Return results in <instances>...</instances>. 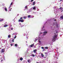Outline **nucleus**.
I'll list each match as a JSON object with an SVG mask.
<instances>
[{
	"label": "nucleus",
	"mask_w": 63,
	"mask_h": 63,
	"mask_svg": "<svg viewBox=\"0 0 63 63\" xmlns=\"http://www.w3.org/2000/svg\"><path fill=\"white\" fill-rule=\"evenodd\" d=\"M56 33H57V32H56Z\"/></svg>",
	"instance_id": "c03bdc74"
},
{
	"label": "nucleus",
	"mask_w": 63,
	"mask_h": 63,
	"mask_svg": "<svg viewBox=\"0 0 63 63\" xmlns=\"http://www.w3.org/2000/svg\"><path fill=\"white\" fill-rule=\"evenodd\" d=\"M1 48H0V49H1Z\"/></svg>",
	"instance_id": "a19ab883"
},
{
	"label": "nucleus",
	"mask_w": 63,
	"mask_h": 63,
	"mask_svg": "<svg viewBox=\"0 0 63 63\" xmlns=\"http://www.w3.org/2000/svg\"><path fill=\"white\" fill-rule=\"evenodd\" d=\"M4 19H1L0 20V21H3Z\"/></svg>",
	"instance_id": "9d476101"
},
{
	"label": "nucleus",
	"mask_w": 63,
	"mask_h": 63,
	"mask_svg": "<svg viewBox=\"0 0 63 63\" xmlns=\"http://www.w3.org/2000/svg\"><path fill=\"white\" fill-rule=\"evenodd\" d=\"M57 36V35H55V36H54L53 39L52 40V41H53V42H55V40H56L55 39V38H56V36Z\"/></svg>",
	"instance_id": "f257e3e1"
},
{
	"label": "nucleus",
	"mask_w": 63,
	"mask_h": 63,
	"mask_svg": "<svg viewBox=\"0 0 63 63\" xmlns=\"http://www.w3.org/2000/svg\"><path fill=\"white\" fill-rule=\"evenodd\" d=\"M8 26V25H4V27H7V26Z\"/></svg>",
	"instance_id": "ddd939ff"
},
{
	"label": "nucleus",
	"mask_w": 63,
	"mask_h": 63,
	"mask_svg": "<svg viewBox=\"0 0 63 63\" xmlns=\"http://www.w3.org/2000/svg\"><path fill=\"white\" fill-rule=\"evenodd\" d=\"M11 30H13V29L11 28Z\"/></svg>",
	"instance_id": "e433bc0d"
},
{
	"label": "nucleus",
	"mask_w": 63,
	"mask_h": 63,
	"mask_svg": "<svg viewBox=\"0 0 63 63\" xmlns=\"http://www.w3.org/2000/svg\"><path fill=\"white\" fill-rule=\"evenodd\" d=\"M28 62H29H29H30V60H28Z\"/></svg>",
	"instance_id": "b1692460"
},
{
	"label": "nucleus",
	"mask_w": 63,
	"mask_h": 63,
	"mask_svg": "<svg viewBox=\"0 0 63 63\" xmlns=\"http://www.w3.org/2000/svg\"><path fill=\"white\" fill-rule=\"evenodd\" d=\"M12 41L13 43H14V39H12Z\"/></svg>",
	"instance_id": "5701e85b"
},
{
	"label": "nucleus",
	"mask_w": 63,
	"mask_h": 63,
	"mask_svg": "<svg viewBox=\"0 0 63 63\" xmlns=\"http://www.w3.org/2000/svg\"><path fill=\"white\" fill-rule=\"evenodd\" d=\"M32 56L33 57H35V56L33 54H32Z\"/></svg>",
	"instance_id": "412c9836"
},
{
	"label": "nucleus",
	"mask_w": 63,
	"mask_h": 63,
	"mask_svg": "<svg viewBox=\"0 0 63 63\" xmlns=\"http://www.w3.org/2000/svg\"><path fill=\"white\" fill-rule=\"evenodd\" d=\"M23 18H24V19H26L27 17H26V16H24L23 17Z\"/></svg>",
	"instance_id": "9b49d317"
},
{
	"label": "nucleus",
	"mask_w": 63,
	"mask_h": 63,
	"mask_svg": "<svg viewBox=\"0 0 63 63\" xmlns=\"http://www.w3.org/2000/svg\"><path fill=\"white\" fill-rule=\"evenodd\" d=\"M41 56H42V57H44V54H41Z\"/></svg>",
	"instance_id": "4468645a"
},
{
	"label": "nucleus",
	"mask_w": 63,
	"mask_h": 63,
	"mask_svg": "<svg viewBox=\"0 0 63 63\" xmlns=\"http://www.w3.org/2000/svg\"><path fill=\"white\" fill-rule=\"evenodd\" d=\"M45 54H47V52H45Z\"/></svg>",
	"instance_id": "2f4dec72"
},
{
	"label": "nucleus",
	"mask_w": 63,
	"mask_h": 63,
	"mask_svg": "<svg viewBox=\"0 0 63 63\" xmlns=\"http://www.w3.org/2000/svg\"><path fill=\"white\" fill-rule=\"evenodd\" d=\"M20 60H21V61H22V60H23V58L22 57H21L20 58Z\"/></svg>",
	"instance_id": "0eeeda50"
},
{
	"label": "nucleus",
	"mask_w": 63,
	"mask_h": 63,
	"mask_svg": "<svg viewBox=\"0 0 63 63\" xmlns=\"http://www.w3.org/2000/svg\"><path fill=\"white\" fill-rule=\"evenodd\" d=\"M5 10L6 11H7V9L6 8H5Z\"/></svg>",
	"instance_id": "a211bd4d"
},
{
	"label": "nucleus",
	"mask_w": 63,
	"mask_h": 63,
	"mask_svg": "<svg viewBox=\"0 0 63 63\" xmlns=\"http://www.w3.org/2000/svg\"><path fill=\"white\" fill-rule=\"evenodd\" d=\"M34 1V0H31V2H33Z\"/></svg>",
	"instance_id": "72a5a7b5"
},
{
	"label": "nucleus",
	"mask_w": 63,
	"mask_h": 63,
	"mask_svg": "<svg viewBox=\"0 0 63 63\" xmlns=\"http://www.w3.org/2000/svg\"><path fill=\"white\" fill-rule=\"evenodd\" d=\"M60 1H62V0H60Z\"/></svg>",
	"instance_id": "ea45409f"
},
{
	"label": "nucleus",
	"mask_w": 63,
	"mask_h": 63,
	"mask_svg": "<svg viewBox=\"0 0 63 63\" xmlns=\"http://www.w3.org/2000/svg\"><path fill=\"white\" fill-rule=\"evenodd\" d=\"M35 1H34L33 2V5H35Z\"/></svg>",
	"instance_id": "f3484780"
},
{
	"label": "nucleus",
	"mask_w": 63,
	"mask_h": 63,
	"mask_svg": "<svg viewBox=\"0 0 63 63\" xmlns=\"http://www.w3.org/2000/svg\"><path fill=\"white\" fill-rule=\"evenodd\" d=\"M28 18H30V17H31V16L30 15H29L28 16Z\"/></svg>",
	"instance_id": "f8f14e48"
},
{
	"label": "nucleus",
	"mask_w": 63,
	"mask_h": 63,
	"mask_svg": "<svg viewBox=\"0 0 63 63\" xmlns=\"http://www.w3.org/2000/svg\"><path fill=\"white\" fill-rule=\"evenodd\" d=\"M44 27V26H43V27Z\"/></svg>",
	"instance_id": "49530a36"
},
{
	"label": "nucleus",
	"mask_w": 63,
	"mask_h": 63,
	"mask_svg": "<svg viewBox=\"0 0 63 63\" xmlns=\"http://www.w3.org/2000/svg\"><path fill=\"white\" fill-rule=\"evenodd\" d=\"M34 47H35V46H34Z\"/></svg>",
	"instance_id": "79ce46f5"
},
{
	"label": "nucleus",
	"mask_w": 63,
	"mask_h": 63,
	"mask_svg": "<svg viewBox=\"0 0 63 63\" xmlns=\"http://www.w3.org/2000/svg\"><path fill=\"white\" fill-rule=\"evenodd\" d=\"M20 19H23V18H22V17H21L20 18Z\"/></svg>",
	"instance_id": "393cba45"
},
{
	"label": "nucleus",
	"mask_w": 63,
	"mask_h": 63,
	"mask_svg": "<svg viewBox=\"0 0 63 63\" xmlns=\"http://www.w3.org/2000/svg\"><path fill=\"white\" fill-rule=\"evenodd\" d=\"M5 52V50H4V49H1V52L2 53H3V52Z\"/></svg>",
	"instance_id": "7ed1b4c3"
},
{
	"label": "nucleus",
	"mask_w": 63,
	"mask_h": 63,
	"mask_svg": "<svg viewBox=\"0 0 63 63\" xmlns=\"http://www.w3.org/2000/svg\"><path fill=\"white\" fill-rule=\"evenodd\" d=\"M37 49H35L33 51V52L34 53H36V52H37Z\"/></svg>",
	"instance_id": "20e7f679"
},
{
	"label": "nucleus",
	"mask_w": 63,
	"mask_h": 63,
	"mask_svg": "<svg viewBox=\"0 0 63 63\" xmlns=\"http://www.w3.org/2000/svg\"><path fill=\"white\" fill-rule=\"evenodd\" d=\"M45 49H48V47H45Z\"/></svg>",
	"instance_id": "aec40b11"
},
{
	"label": "nucleus",
	"mask_w": 63,
	"mask_h": 63,
	"mask_svg": "<svg viewBox=\"0 0 63 63\" xmlns=\"http://www.w3.org/2000/svg\"><path fill=\"white\" fill-rule=\"evenodd\" d=\"M17 45L16 44H15V47H17Z\"/></svg>",
	"instance_id": "6ab92c4d"
},
{
	"label": "nucleus",
	"mask_w": 63,
	"mask_h": 63,
	"mask_svg": "<svg viewBox=\"0 0 63 63\" xmlns=\"http://www.w3.org/2000/svg\"><path fill=\"white\" fill-rule=\"evenodd\" d=\"M13 34H14V33L13 34Z\"/></svg>",
	"instance_id": "37998d69"
},
{
	"label": "nucleus",
	"mask_w": 63,
	"mask_h": 63,
	"mask_svg": "<svg viewBox=\"0 0 63 63\" xmlns=\"http://www.w3.org/2000/svg\"><path fill=\"white\" fill-rule=\"evenodd\" d=\"M25 8H26V9H27V6H26L25 7Z\"/></svg>",
	"instance_id": "7c9ffc66"
},
{
	"label": "nucleus",
	"mask_w": 63,
	"mask_h": 63,
	"mask_svg": "<svg viewBox=\"0 0 63 63\" xmlns=\"http://www.w3.org/2000/svg\"><path fill=\"white\" fill-rule=\"evenodd\" d=\"M1 62H3V60H1Z\"/></svg>",
	"instance_id": "58836bf2"
},
{
	"label": "nucleus",
	"mask_w": 63,
	"mask_h": 63,
	"mask_svg": "<svg viewBox=\"0 0 63 63\" xmlns=\"http://www.w3.org/2000/svg\"><path fill=\"white\" fill-rule=\"evenodd\" d=\"M13 2H12L10 4L11 5H13Z\"/></svg>",
	"instance_id": "bb28decb"
},
{
	"label": "nucleus",
	"mask_w": 63,
	"mask_h": 63,
	"mask_svg": "<svg viewBox=\"0 0 63 63\" xmlns=\"http://www.w3.org/2000/svg\"><path fill=\"white\" fill-rule=\"evenodd\" d=\"M44 34H43V35H44Z\"/></svg>",
	"instance_id": "a18cd8bd"
},
{
	"label": "nucleus",
	"mask_w": 63,
	"mask_h": 63,
	"mask_svg": "<svg viewBox=\"0 0 63 63\" xmlns=\"http://www.w3.org/2000/svg\"><path fill=\"white\" fill-rule=\"evenodd\" d=\"M34 44H32L31 45V46H30L31 47H33V46H34Z\"/></svg>",
	"instance_id": "39448f33"
},
{
	"label": "nucleus",
	"mask_w": 63,
	"mask_h": 63,
	"mask_svg": "<svg viewBox=\"0 0 63 63\" xmlns=\"http://www.w3.org/2000/svg\"><path fill=\"white\" fill-rule=\"evenodd\" d=\"M8 38H10V37H11V35H10V34L8 35Z\"/></svg>",
	"instance_id": "6e6552de"
},
{
	"label": "nucleus",
	"mask_w": 63,
	"mask_h": 63,
	"mask_svg": "<svg viewBox=\"0 0 63 63\" xmlns=\"http://www.w3.org/2000/svg\"><path fill=\"white\" fill-rule=\"evenodd\" d=\"M35 9H36V8L35 7H34L33 8V9L34 10H35Z\"/></svg>",
	"instance_id": "2eb2a0df"
},
{
	"label": "nucleus",
	"mask_w": 63,
	"mask_h": 63,
	"mask_svg": "<svg viewBox=\"0 0 63 63\" xmlns=\"http://www.w3.org/2000/svg\"><path fill=\"white\" fill-rule=\"evenodd\" d=\"M59 9H60L61 10H62V7H60Z\"/></svg>",
	"instance_id": "cd10ccee"
},
{
	"label": "nucleus",
	"mask_w": 63,
	"mask_h": 63,
	"mask_svg": "<svg viewBox=\"0 0 63 63\" xmlns=\"http://www.w3.org/2000/svg\"><path fill=\"white\" fill-rule=\"evenodd\" d=\"M43 33L44 34H46L47 33V32H43Z\"/></svg>",
	"instance_id": "dca6fc26"
},
{
	"label": "nucleus",
	"mask_w": 63,
	"mask_h": 63,
	"mask_svg": "<svg viewBox=\"0 0 63 63\" xmlns=\"http://www.w3.org/2000/svg\"><path fill=\"white\" fill-rule=\"evenodd\" d=\"M16 35L14 37V39H16Z\"/></svg>",
	"instance_id": "a878e982"
},
{
	"label": "nucleus",
	"mask_w": 63,
	"mask_h": 63,
	"mask_svg": "<svg viewBox=\"0 0 63 63\" xmlns=\"http://www.w3.org/2000/svg\"><path fill=\"white\" fill-rule=\"evenodd\" d=\"M60 18H61V19H63V16H61L60 17Z\"/></svg>",
	"instance_id": "423d86ee"
},
{
	"label": "nucleus",
	"mask_w": 63,
	"mask_h": 63,
	"mask_svg": "<svg viewBox=\"0 0 63 63\" xmlns=\"http://www.w3.org/2000/svg\"><path fill=\"white\" fill-rule=\"evenodd\" d=\"M18 21L19 22H24V20L23 19H19Z\"/></svg>",
	"instance_id": "f03ea898"
},
{
	"label": "nucleus",
	"mask_w": 63,
	"mask_h": 63,
	"mask_svg": "<svg viewBox=\"0 0 63 63\" xmlns=\"http://www.w3.org/2000/svg\"><path fill=\"white\" fill-rule=\"evenodd\" d=\"M11 7V5L10 6V7H9V10H10V11H11V9H12V8H11V9H10V8Z\"/></svg>",
	"instance_id": "1a4fd4ad"
},
{
	"label": "nucleus",
	"mask_w": 63,
	"mask_h": 63,
	"mask_svg": "<svg viewBox=\"0 0 63 63\" xmlns=\"http://www.w3.org/2000/svg\"><path fill=\"white\" fill-rule=\"evenodd\" d=\"M38 42H39V43H41V41H40V40L38 41Z\"/></svg>",
	"instance_id": "f704fd0d"
},
{
	"label": "nucleus",
	"mask_w": 63,
	"mask_h": 63,
	"mask_svg": "<svg viewBox=\"0 0 63 63\" xmlns=\"http://www.w3.org/2000/svg\"><path fill=\"white\" fill-rule=\"evenodd\" d=\"M10 45H11V46H13V44H10Z\"/></svg>",
	"instance_id": "473e14b6"
},
{
	"label": "nucleus",
	"mask_w": 63,
	"mask_h": 63,
	"mask_svg": "<svg viewBox=\"0 0 63 63\" xmlns=\"http://www.w3.org/2000/svg\"><path fill=\"white\" fill-rule=\"evenodd\" d=\"M55 25V23H53V25Z\"/></svg>",
	"instance_id": "c756f323"
},
{
	"label": "nucleus",
	"mask_w": 63,
	"mask_h": 63,
	"mask_svg": "<svg viewBox=\"0 0 63 63\" xmlns=\"http://www.w3.org/2000/svg\"><path fill=\"white\" fill-rule=\"evenodd\" d=\"M41 48H42V49H44V47H41Z\"/></svg>",
	"instance_id": "c85d7f7f"
},
{
	"label": "nucleus",
	"mask_w": 63,
	"mask_h": 63,
	"mask_svg": "<svg viewBox=\"0 0 63 63\" xmlns=\"http://www.w3.org/2000/svg\"><path fill=\"white\" fill-rule=\"evenodd\" d=\"M54 21H56V19H54Z\"/></svg>",
	"instance_id": "c9c22d12"
},
{
	"label": "nucleus",
	"mask_w": 63,
	"mask_h": 63,
	"mask_svg": "<svg viewBox=\"0 0 63 63\" xmlns=\"http://www.w3.org/2000/svg\"><path fill=\"white\" fill-rule=\"evenodd\" d=\"M56 27L57 28L58 27V25H56Z\"/></svg>",
	"instance_id": "4be33fe9"
},
{
	"label": "nucleus",
	"mask_w": 63,
	"mask_h": 63,
	"mask_svg": "<svg viewBox=\"0 0 63 63\" xmlns=\"http://www.w3.org/2000/svg\"><path fill=\"white\" fill-rule=\"evenodd\" d=\"M35 41H37V39H35Z\"/></svg>",
	"instance_id": "4c0bfd02"
}]
</instances>
